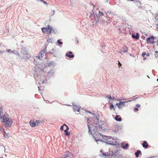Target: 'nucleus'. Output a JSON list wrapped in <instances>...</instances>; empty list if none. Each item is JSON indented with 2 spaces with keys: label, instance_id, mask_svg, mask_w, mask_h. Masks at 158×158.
<instances>
[{
  "label": "nucleus",
  "instance_id": "1",
  "mask_svg": "<svg viewBox=\"0 0 158 158\" xmlns=\"http://www.w3.org/2000/svg\"><path fill=\"white\" fill-rule=\"evenodd\" d=\"M1 122L4 123L6 127H10L12 124L13 121L12 119L9 118L7 114H5L1 119Z\"/></svg>",
  "mask_w": 158,
  "mask_h": 158
},
{
  "label": "nucleus",
  "instance_id": "2",
  "mask_svg": "<svg viewBox=\"0 0 158 158\" xmlns=\"http://www.w3.org/2000/svg\"><path fill=\"white\" fill-rule=\"evenodd\" d=\"M42 31L43 33L46 32L48 34H50L52 32V27L48 25L47 27H43L41 28Z\"/></svg>",
  "mask_w": 158,
  "mask_h": 158
},
{
  "label": "nucleus",
  "instance_id": "3",
  "mask_svg": "<svg viewBox=\"0 0 158 158\" xmlns=\"http://www.w3.org/2000/svg\"><path fill=\"white\" fill-rule=\"evenodd\" d=\"M47 51L46 49L41 51L40 52L37 56L38 58L40 59H41L44 56V54Z\"/></svg>",
  "mask_w": 158,
  "mask_h": 158
},
{
  "label": "nucleus",
  "instance_id": "4",
  "mask_svg": "<svg viewBox=\"0 0 158 158\" xmlns=\"http://www.w3.org/2000/svg\"><path fill=\"white\" fill-rule=\"evenodd\" d=\"M39 123V121L36 120L34 122L33 120H31L30 122V124L31 127H35Z\"/></svg>",
  "mask_w": 158,
  "mask_h": 158
},
{
  "label": "nucleus",
  "instance_id": "5",
  "mask_svg": "<svg viewBox=\"0 0 158 158\" xmlns=\"http://www.w3.org/2000/svg\"><path fill=\"white\" fill-rule=\"evenodd\" d=\"M154 39L155 37L154 36H151L150 37L147 38L146 41L149 43L153 44L155 43L154 41Z\"/></svg>",
  "mask_w": 158,
  "mask_h": 158
},
{
  "label": "nucleus",
  "instance_id": "6",
  "mask_svg": "<svg viewBox=\"0 0 158 158\" xmlns=\"http://www.w3.org/2000/svg\"><path fill=\"white\" fill-rule=\"evenodd\" d=\"M60 129L61 130H63L65 132H67L69 129V127L64 123L63 125L61 126L60 127Z\"/></svg>",
  "mask_w": 158,
  "mask_h": 158
},
{
  "label": "nucleus",
  "instance_id": "7",
  "mask_svg": "<svg viewBox=\"0 0 158 158\" xmlns=\"http://www.w3.org/2000/svg\"><path fill=\"white\" fill-rule=\"evenodd\" d=\"M112 141H111V140H108L107 141V142L108 143L112 145H116L117 144V143L114 140L112 139Z\"/></svg>",
  "mask_w": 158,
  "mask_h": 158
},
{
  "label": "nucleus",
  "instance_id": "8",
  "mask_svg": "<svg viewBox=\"0 0 158 158\" xmlns=\"http://www.w3.org/2000/svg\"><path fill=\"white\" fill-rule=\"evenodd\" d=\"M125 103V102H121L119 103H117L116 104V105L118 106V107L119 108H121L124 106L125 105L124 103Z\"/></svg>",
  "mask_w": 158,
  "mask_h": 158
},
{
  "label": "nucleus",
  "instance_id": "9",
  "mask_svg": "<svg viewBox=\"0 0 158 158\" xmlns=\"http://www.w3.org/2000/svg\"><path fill=\"white\" fill-rule=\"evenodd\" d=\"M72 52H69L68 53L66 54V56L69 57V58H71L74 57V55L72 54Z\"/></svg>",
  "mask_w": 158,
  "mask_h": 158
},
{
  "label": "nucleus",
  "instance_id": "10",
  "mask_svg": "<svg viewBox=\"0 0 158 158\" xmlns=\"http://www.w3.org/2000/svg\"><path fill=\"white\" fill-rule=\"evenodd\" d=\"M73 109L74 110V111H77L78 112H79L80 108L79 107L76 106L74 105L73 106Z\"/></svg>",
  "mask_w": 158,
  "mask_h": 158
},
{
  "label": "nucleus",
  "instance_id": "11",
  "mask_svg": "<svg viewBox=\"0 0 158 158\" xmlns=\"http://www.w3.org/2000/svg\"><path fill=\"white\" fill-rule=\"evenodd\" d=\"M69 152H66V154L62 155V158H67L69 156Z\"/></svg>",
  "mask_w": 158,
  "mask_h": 158
},
{
  "label": "nucleus",
  "instance_id": "12",
  "mask_svg": "<svg viewBox=\"0 0 158 158\" xmlns=\"http://www.w3.org/2000/svg\"><path fill=\"white\" fill-rule=\"evenodd\" d=\"M142 146L144 148H147L148 147V145L146 141H144L142 144Z\"/></svg>",
  "mask_w": 158,
  "mask_h": 158
},
{
  "label": "nucleus",
  "instance_id": "13",
  "mask_svg": "<svg viewBox=\"0 0 158 158\" xmlns=\"http://www.w3.org/2000/svg\"><path fill=\"white\" fill-rule=\"evenodd\" d=\"M114 118L116 120L120 122V121H121L122 120V118H121V117L118 115H116L115 117Z\"/></svg>",
  "mask_w": 158,
  "mask_h": 158
},
{
  "label": "nucleus",
  "instance_id": "14",
  "mask_svg": "<svg viewBox=\"0 0 158 158\" xmlns=\"http://www.w3.org/2000/svg\"><path fill=\"white\" fill-rule=\"evenodd\" d=\"M141 152L139 150H137V151L135 153V155L136 157H138L139 155L141 154Z\"/></svg>",
  "mask_w": 158,
  "mask_h": 158
},
{
  "label": "nucleus",
  "instance_id": "15",
  "mask_svg": "<svg viewBox=\"0 0 158 158\" xmlns=\"http://www.w3.org/2000/svg\"><path fill=\"white\" fill-rule=\"evenodd\" d=\"M132 38L136 39L137 40H139V34L138 33H136V35L134 34L132 35Z\"/></svg>",
  "mask_w": 158,
  "mask_h": 158
},
{
  "label": "nucleus",
  "instance_id": "16",
  "mask_svg": "<svg viewBox=\"0 0 158 158\" xmlns=\"http://www.w3.org/2000/svg\"><path fill=\"white\" fill-rule=\"evenodd\" d=\"M3 111L2 110V107L0 108V119H2V117H3L2 116L3 115Z\"/></svg>",
  "mask_w": 158,
  "mask_h": 158
},
{
  "label": "nucleus",
  "instance_id": "17",
  "mask_svg": "<svg viewBox=\"0 0 158 158\" xmlns=\"http://www.w3.org/2000/svg\"><path fill=\"white\" fill-rule=\"evenodd\" d=\"M128 146V144L127 143H126V144L123 143L122 144V147L124 149H127Z\"/></svg>",
  "mask_w": 158,
  "mask_h": 158
},
{
  "label": "nucleus",
  "instance_id": "18",
  "mask_svg": "<svg viewBox=\"0 0 158 158\" xmlns=\"http://www.w3.org/2000/svg\"><path fill=\"white\" fill-rule=\"evenodd\" d=\"M110 110H111L112 109H113L114 110H115V109L114 108V106L112 104H111L110 105Z\"/></svg>",
  "mask_w": 158,
  "mask_h": 158
},
{
  "label": "nucleus",
  "instance_id": "19",
  "mask_svg": "<svg viewBox=\"0 0 158 158\" xmlns=\"http://www.w3.org/2000/svg\"><path fill=\"white\" fill-rule=\"evenodd\" d=\"M4 136L5 138H8L9 137V135L6 133L5 131L4 132Z\"/></svg>",
  "mask_w": 158,
  "mask_h": 158
},
{
  "label": "nucleus",
  "instance_id": "20",
  "mask_svg": "<svg viewBox=\"0 0 158 158\" xmlns=\"http://www.w3.org/2000/svg\"><path fill=\"white\" fill-rule=\"evenodd\" d=\"M124 50L123 51L124 52H128V48L127 46H125L124 48Z\"/></svg>",
  "mask_w": 158,
  "mask_h": 158
},
{
  "label": "nucleus",
  "instance_id": "21",
  "mask_svg": "<svg viewBox=\"0 0 158 158\" xmlns=\"http://www.w3.org/2000/svg\"><path fill=\"white\" fill-rule=\"evenodd\" d=\"M102 155L104 156H110V155H109L108 154H107L106 153H102Z\"/></svg>",
  "mask_w": 158,
  "mask_h": 158
},
{
  "label": "nucleus",
  "instance_id": "22",
  "mask_svg": "<svg viewBox=\"0 0 158 158\" xmlns=\"http://www.w3.org/2000/svg\"><path fill=\"white\" fill-rule=\"evenodd\" d=\"M57 42L60 45L62 44H63V43L62 42L60 41V40H57Z\"/></svg>",
  "mask_w": 158,
  "mask_h": 158
},
{
  "label": "nucleus",
  "instance_id": "23",
  "mask_svg": "<svg viewBox=\"0 0 158 158\" xmlns=\"http://www.w3.org/2000/svg\"><path fill=\"white\" fill-rule=\"evenodd\" d=\"M52 39L51 38H49L47 40V42H52Z\"/></svg>",
  "mask_w": 158,
  "mask_h": 158
},
{
  "label": "nucleus",
  "instance_id": "24",
  "mask_svg": "<svg viewBox=\"0 0 158 158\" xmlns=\"http://www.w3.org/2000/svg\"><path fill=\"white\" fill-rule=\"evenodd\" d=\"M7 51L8 52H14L12 50H11L10 49H7Z\"/></svg>",
  "mask_w": 158,
  "mask_h": 158
},
{
  "label": "nucleus",
  "instance_id": "25",
  "mask_svg": "<svg viewBox=\"0 0 158 158\" xmlns=\"http://www.w3.org/2000/svg\"><path fill=\"white\" fill-rule=\"evenodd\" d=\"M96 127H98L99 128H100L101 127V126H99L98 125L97 123L96 124V125L95 126Z\"/></svg>",
  "mask_w": 158,
  "mask_h": 158
},
{
  "label": "nucleus",
  "instance_id": "26",
  "mask_svg": "<svg viewBox=\"0 0 158 158\" xmlns=\"http://www.w3.org/2000/svg\"><path fill=\"white\" fill-rule=\"evenodd\" d=\"M70 133L69 132H68L67 131V132H65V135H66L69 136V135H70Z\"/></svg>",
  "mask_w": 158,
  "mask_h": 158
},
{
  "label": "nucleus",
  "instance_id": "27",
  "mask_svg": "<svg viewBox=\"0 0 158 158\" xmlns=\"http://www.w3.org/2000/svg\"><path fill=\"white\" fill-rule=\"evenodd\" d=\"M99 15L101 16H102L103 15V13L102 12L99 11Z\"/></svg>",
  "mask_w": 158,
  "mask_h": 158
},
{
  "label": "nucleus",
  "instance_id": "28",
  "mask_svg": "<svg viewBox=\"0 0 158 158\" xmlns=\"http://www.w3.org/2000/svg\"><path fill=\"white\" fill-rule=\"evenodd\" d=\"M139 110V109L137 107H135L134 109V110L135 111V112H136L138 111Z\"/></svg>",
  "mask_w": 158,
  "mask_h": 158
},
{
  "label": "nucleus",
  "instance_id": "29",
  "mask_svg": "<svg viewBox=\"0 0 158 158\" xmlns=\"http://www.w3.org/2000/svg\"><path fill=\"white\" fill-rule=\"evenodd\" d=\"M118 67H120L121 65H122V64H121L120 63V62H119V61H118Z\"/></svg>",
  "mask_w": 158,
  "mask_h": 158
},
{
  "label": "nucleus",
  "instance_id": "30",
  "mask_svg": "<svg viewBox=\"0 0 158 158\" xmlns=\"http://www.w3.org/2000/svg\"><path fill=\"white\" fill-rule=\"evenodd\" d=\"M88 128H89V132H91V130L90 129V127L89 126V125H88Z\"/></svg>",
  "mask_w": 158,
  "mask_h": 158
},
{
  "label": "nucleus",
  "instance_id": "31",
  "mask_svg": "<svg viewBox=\"0 0 158 158\" xmlns=\"http://www.w3.org/2000/svg\"><path fill=\"white\" fill-rule=\"evenodd\" d=\"M135 106L136 107H139L140 106V105L138 104H136Z\"/></svg>",
  "mask_w": 158,
  "mask_h": 158
},
{
  "label": "nucleus",
  "instance_id": "32",
  "mask_svg": "<svg viewBox=\"0 0 158 158\" xmlns=\"http://www.w3.org/2000/svg\"><path fill=\"white\" fill-rule=\"evenodd\" d=\"M145 55H146V53L145 52H143L142 54V56L143 57H144V56H145Z\"/></svg>",
  "mask_w": 158,
  "mask_h": 158
},
{
  "label": "nucleus",
  "instance_id": "33",
  "mask_svg": "<svg viewBox=\"0 0 158 158\" xmlns=\"http://www.w3.org/2000/svg\"><path fill=\"white\" fill-rule=\"evenodd\" d=\"M155 55H157V56H158V51H156V52H155Z\"/></svg>",
  "mask_w": 158,
  "mask_h": 158
},
{
  "label": "nucleus",
  "instance_id": "34",
  "mask_svg": "<svg viewBox=\"0 0 158 158\" xmlns=\"http://www.w3.org/2000/svg\"><path fill=\"white\" fill-rule=\"evenodd\" d=\"M44 3H45L46 4H47V3L45 2V1H44V0H43V1H42Z\"/></svg>",
  "mask_w": 158,
  "mask_h": 158
},
{
  "label": "nucleus",
  "instance_id": "35",
  "mask_svg": "<svg viewBox=\"0 0 158 158\" xmlns=\"http://www.w3.org/2000/svg\"><path fill=\"white\" fill-rule=\"evenodd\" d=\"M108 98H109V99H111V98H111V96H110V97H108Z\"/></svg>",
  "mask_w": 158,
  "mask_h": 158
},
{
  "label": "nucleus",
  "instance_id": "36",
  "mask_svg": "<svg viewBox=\"0 0 158 158\" xmlns=\"http://www.w3.org/2000/svg\"><path fill=\"white\" fill-rule=\"evenodd\" d=\"M157 44L158 45V40L157 41Z\"/></svg>",
  "mask_w": 158,
  "mask_h": 158
},
{
  "label": "nucleus",
  "instance_id": "37",
  "mask_svg": "<svg viewBox=\"0 0 158 158\" xmlns=\"http://www.w3.org/2000/svg\"><path fill=\"white\" fill-rule=\"evenodd\" d=\"M127 0L128 1H133L134 0Z\"/></svg>",
  "mask_w": 158,
  "mask_h": 158
},
{
  "label": "nucleus",
  "instance_id": "38",
  "mask_svg": "<svg viewBox=\"0 0 158 158\" xmlns=\"http://www.w3.org/2000/svg\"><path fill=\"white\" fill-rule=\"evenodd\" d=\"M120 157H121V158H122V156L121 155H120Z\"/></svg>",
  "mask_w": 158,
  "mask_h": 158
},
{
  "label": "nucleus",
  "instance_id": "39",
  "mask_svg": "<svg viewBox=\"0 0 158 158\" xmlns=\"http://www.w3.org/2000/svg\"><path fill=\"white\" fill-rule=\"evenodd\" d=\"M143 59H144V60H145V59H146V58H145V57H144V58H143Z\"/></svg>",
  "mask_w": 158,
  "mask_h": 158
},
{
  "label": "nucleus",
  "instance_id": "40",
  "mask_svg": "<svg viewBox=\"0 0 158 158\" xmlns=\"http://www.w3.org/2000/svg\"><path fill=\"white\" fill-rule=\"evenodd\" d=\"M101 152H102V150H101Z\"/></svg>",
  "mask_w": 158,
  "mask_h": 158
},
{
  "label": "nucleus",
  "instance_id": "41",
  "mask_svg": "<svg viewBox=\"0 0 158 158\" xmlns=\"http://www.w3.org/2000/svg\"><path fill=\"white\" fill-rule=\"evenodd\" d=\"M157 80L158 81V78L157 79Z\"/></svg>",
  "mask_w": 158,
  "mask_h": 158
}]
</instances>
